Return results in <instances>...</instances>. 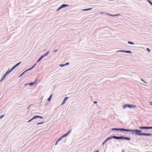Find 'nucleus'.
I'll use <instances>...</instances> for the list:
<instances>
[{"label": "nucleus", "mask_w": 152, "mask_h": 152, "mask_svg": "<svg viewBox=\"0 0 152 152\" xmlns=\"http://www.w3.org/2000/svg\"><path fill=\"white\" fill-rule=\"evenodd\" d=\"M142 130L137 129H127L126 132H131L132 134L142 136Z\"/></svg>", "instance_id": "nucleus-1"}, {"label": "nucleus", "mask_w": 152, "mask_h": 152, "mask_svg": "<svg viewBox=\"0 0 152 152\" xmlns=\"http://www.w3.org/2000/svg\"><path fill=\"white\" fill-rule=\"evenodd\" d=\"M136 107V105H134L131 104H125L123 106V108L125 109L127 107L130 108H135Z\"/></svg>", "instance_id": "nucleus-2"}, {"label": "nucleus", "mask_w": 152, "mask_h": 152, "mask_svg": "<svg viewBox=\"0 0 152 152\" xmlns=\"http://www.w3.org/2000/svg\"><path fill=\"white\" fill-rule=\"evenodd\" d=\"M111 130L113 131H127V129H125L123 128H113L111 129Z\"/></svg>", "instance_id": "nucleus-3"}, {"label": "nucleus", "mask_w": 152, "mask_h": 152, "mask_svg": "<svg viewBox=\"0 0 152 152\" xmlns=\"http://www.w3.org/2000/svg\"><path fill=\"white\" fill-rule=\"evenodd\" d=\"M37 81L38 79L37 78H36L34 82L26 83L24 84V86H26L27 85H30L31 86H33V85L35 84L37 82Z\"/></svg>", "instance_id": "nucleus-4"}, {"label": "nucleus", "mask_w": 152, "mask_h": 152, "mask_svg": "<svg viewBox=\"0 0 152 152\" xmlns=\"http://www.w3.org/2000/svg\"><path fill=\"white\" fill-rule=\"evenodd\" d=\"M69 6V5H67L66 4H63L61 5L59 8H58L57 10L56 11H58L59 10H61L62 8H63L64 7H67Z\"/></svg>", "instance_id": "nucleus-5"}, {"label": "nucleus", "mask_w": 152, "mask_h": 152, "mask_svg": "<svg viewBox=\"0 0 152 152\" xmlns=\"http://www.w3.org/2000/svg\"><path fill=\"white\" fill-rule=\"evenodd\" d=\"M149 126H141L139 127V128L140 129H148Z\"/></svg>", "instance_id": "nucleus-6"}, {"label": "nucleus", "mask_w": 152, "mask_h": 152, "mask_svg": "<svg viewBox=\"0 0 152 152\" xmlns=\"http://www.w3.org/2000/svg\"><path fill=\"white\" fill-rule=\"evenodd\" d=\"M152 135L151 133H143L142 136H150Z\"/></svg>", "instance_id": "nucleus-7"}, {"label": "nucleus", "mask_w": 152, "mask_h": 152, "mask_svg": "<svg viewBox=\"0 0 152 152\" xmlns=\"http://www.w3.org/2000/svg\"><path fill=\"white\" fill-rule=\"evenodd\" d=\"M124 137L123 136H118V140H123L124 139Z\"/></svg>", "instance_id": "nucleus-8"}, {"label": "nucleus", "mask_w": 152, "mask_h": 152, "mask_svg": "<svg viewBox=\"0 0 152 152\" xmlns=\"http://www.w3.org/2000/svg\"><path fill=\"white\" fill-rule=\"evenodd\" d=\"M12 71L11 69H9L8 70L5 72V74L6 75H7L9 74Z\"/></svg>", "instance_id": "nucleus-9"}, {"label": "nucleus", "mask_w": 152, "mask_h": 152, "mask_svg": "<svg viewBox=\"0 0 152 152\" xmlns=\"http://www.w3.org/2000/svg\"><path fill=\"white\" fill-rule=\"evenodd\" d=\"M6 75H6V74H5L2 76V78H1V80H0V81L1 82V81H2L4 80V79L5 78V77Z\"/></svg>", "instance_id": "nucleus-10"}, {"label": "nucleus", "mask_w": 152, "mask_h": 152, "mask_svg": "<svg viewBox=\"0 0 152 152\" xmlns=\"http://www.w3.org/2000/svg\"><path fill=\"white\" fill-rule=\"evenodd\" d=\"M108 15H109L110 16H112V17H116V16H117L118 15H120V14H116V15H113L112 14H107Z\"/></svg>", "instance_id": "nucleus-11"}, {"label": "nucleus", "mask_w": 152, "mask_h": 152, "mask_svg": "<svg viewBox=\"0 0 152 152\" xmlns=\"http://www.w3.org/2000/svg\"><path fill=\"white\" fill-rule=\"evenodd\" d=\"M108 140V139L107 138L104 141L102 142V145H104L105 143L107 142V141L108 140Z\"/></svg>", "instance_id": "nucleus-12"}, {"label": "nucleus", "mask_w": 152, "mask_h": 152, "mask_svg": "<svg viewBox=\"0 0 152 152\" xmlns=\"http://www.w3.org/2000/svg\"><path fill=\"white\" fill-rule=\"evenodd\" d=\"M124 139L125 140H131L130 138L129 137H124Z\"/></svg>", "instance_id": "nucleus-13"}, {"label": "nucleus", "mask_w": 152, "mask_h": 152, "mask_svg": "<svg viewBox=\"0 0 152 152\" xmlns=\"http://www.w3.org/2000/svg\"><path fill=\"white\" fill-rule=\"evenodd\" d=\"M36 117L37 118H39L41 119H42L44 118V117H42V116H39V115H36Z\"/></svg>", "instance_id": "nucleus-14"}, {"label": "nucleus", "mask_w": 152, "mask_h": 152, "mask_svg": "<svg viewBox=\"0 0 152 152\" xmlns=\"http://www.w3.org/2000/svg\"><path fill=\"white\" fill-rule=\"evenodd\" d=\"M53 96V94H51L50 96H49V97L48 98V101H50L51 100V98L52 97V96Z\"/></svg>", "instance_id": "nucleus-15"}, {"label": "nucleus", "mask_w": 152, "mask_h": 152, "mask_svg": "<svg viewBox=\"0 0 152 152\" xmlns=\"http://www.w3.org/2000/svg\"><path fill=\"white\" fill-rule=\"evenodd\" d=\"M128 43L129 44H131L132 45H134V42H133L132 41H129L128 42Z\"/></svg>", "instance_id": "nucleus-16"}, {"label": "nucleus", "mask_w": 152, "mask_h": 152, "mask_svg": "<svg viewBox=\"0 0 152 152\" xmlns=\"http://www.w3.org/2000/svg\"><path fill=\"white\" fill-rule=\"evenodd\" d=\"M92 9V8H88V9H83L82 10L83 11H85L90 10Z\"/></svg>", "instance_id": "nucleus-17"}, {"label": "nucleus", "mask_w": 152, "mask_h": 152, "mask_svg": "<svg viewBox=\"0 0 152 152\" xmlns=\"http://www.w3.org/2000/svg\"><path fill=\"white\" fill-rule=\"evenodd\" d=\"M125 53H130L131 54L132 53V52L130 50H125Z\"/></svg>", "instance_id": "nucleus-18"}, {"label": "nucleus", "mask_w": 152, "mask_h": 152, "mask_svg": "<svg viewBox=\"0 0 152 152\" xmlns=\"http://www.w3.org/2000/svg\"><path fill=\"white\" fill-rule=\"evenodd\" d=\"M112 137L113 139H118V136H112Z\"/></svg>", "instance_id": "nucleus-19"}, {"label": "nucleus", "mask_w": 152, "mask_h": 152, "mask_svg": "<svg viewBox=\"0 0 152 152\" xmlns=\"http://www.w3.org/2000/svg\"><path fill=\"white\" fill-rule=\"evenodd\" d=\"M63 138L62 137V136L60 137L57 140H58V141H59L61 140H62Z\"/></svg>", "instance_id": "nucleus-20"}, {"label": "nucleus", "mask_w": 152, "mask_h": 152, "mask_svg": "<svg viewBox=\"0 0 152 152\" xmlns=\"http://www.w3.org/2000/svg\"><path fill=\"white\" fill-rule=\"evenodd\" d=\"M48 55V52L46 53L44 55H42V56H43V57L44 58L45 56H47Z\"/></svg>", "instance_id": "nucleus-21"}, {"label": "nucleus", "mask_w": 152, "mask_h": 152, "mask_svg": "<svg viewBox=\"0 0 152 152\" xmlns=\"http://www.w3.org/2000/svg\"><path fill=\"white\" fill-rule=\"evenodd\" d=\"M48 55V52L46 53L44 55H42V56H43V57L44 58L45 56H47Z\"/></svg>", "instance_id": "nucleus-22"}, {"label": "nucleus", "mask_w": 152, "mask_h": 152, "mask_svg": "<svg viewBox=\"0 0 152 152\" xmlns=\"http://www.w3.org/2000/svg\"><path fill=\"white\" fill-rule=\"evenodd\" d=\"M35 117H36V115H35L32 118H31V121H32V120H34V119H37V118H35Z\"/></svg>", "instance_id": "nucleus-23"}, {"label": "nucleus", "mask_w": 152, "mask_h": 152, "mask_svg": "<svg viewBox=\"0 0 152 152\" xmlns=\"http://www.w3.org/2000/svg\"><path fill=\"white\" fill-rule=\"evenodd\" d=\"M32 69V68L31 67L30 68H29V69H26V72H27L28 71H29V70H30L31 69Z\"/></svg>", "instance_id": "nucleus-24"}, {"label": "nucleus", "mask_w": 152, "mask_h": 152, "mask_svg": "<svg viewBox=\"0 0 152 152\" xmlns=\"http://www.w3.org/2000/svg\"><path fill=\"white\" fill-rule=\"evenodd\" d=\"M44 123V122H39V123H37V125H39V124H42Z\"/></svg>", "instance_id": "nucleus-25"}, {"label": "nucleus", "mask_w": 152, "mask_h": 152, "mask_svg": "<svg viewBox=\"0 0 152 152\" xmlns=\"http://www.w3.org/2000/svg\"><path fill=\"white\" fill-rule=\"evenodd\" d=\"M16 66L15 65L13 67H12L11 69V70L12 71L14 69H15Z\"/></svg>", "instance_id": "nucleus-26"}, {"label": "nucleus", "mask_w": 152, "mask_h": 152, "mask_svg": "<svg viewBox=\"0 0 152 152\" xmlns=\"http://www.w3.org/2000/svg\"><path fill=\"white\" fill-rule=\"evenodd\" d=\"M69 98V97H65L64 99V101H65L66 102V100Z\"/></svg>", "instance_id": "nucleus-27"}, {"label": "nucleus", "mask_w": 152, "mask_h": 152, "mask_svg": "<svg viewBox=\"0 0 152 152\" xmlns=\"http://www.w3.org/2000/svg\"><path fill=\"white\" fill-rule=\"evenodd\" d=\"M67 135H67V134L66 133V134H64V135H63V136H62V137L64 138V137H66Z\"/></svg>", "instance_id": "nucleus-28"}, {"label": "nucleus", "mask_w": 152, "mask_h": 152, "mask_svg": "<svg viewBox=\"0 0 152 152\" xmlns=\"http://www.w3.org/2000/svg\"><path fill=\"white\" fill-rule=\"evenodd\" d=\"M21 63V62H20L18 63L17 64L15 65L17 67L18 65H19Z\"/></svg>", "instance_id": "nucleus-29"}, {"label": "nucleus", "mask_w": 152, "mask_h": 152, "mask_svg": "<svg viewBox=\"0 0 152 152\" xmlns=\"http://www.w3.org/2000/svg\"><path fill=\"white\" fill-rule=\"evenodd\" d=\"M21 63V62H20L18 63L17 64L15 65L17 67L18 65H19Z\"/></svg>", "instance_id": "nucleus-30"}, {"label": "nucleus", "mask_w": 152, "mask_h": 152, "mask_svg": "<svg viewBox=\"0 0 152 152\" xmlns=\"http://www.w3.org/2000/svg\"><path fill=\"white\" fill-rule=\"evenodd\" d=\"M21 63V62H20L18 63L17 64L15 65L17 67L18 65H19Z\"/></svg>", "instance_id": "nucleus-31"}, {"label": "nucleus", "mask_w": 152, "mask_h": 152, "mask_svg": "<svg viewBox=\"0 0 152 152\" xmlns=\"http://www.w3.org/2000/svg\"><path fill=\"white\" fill-rule=\"evenodd\" d=\"M125 50H121L117 51L116 52H125Z\"/></svg>", "instance_id": "nucleus-32"}, {"label": "nucleus", "mask_w": 152, "mask_h": 152, "mask_svg": "<svg viewBox=\"0 0 152 152\" xmlns=\"http://www.w3.org/2000/svg\"><path fill=\"white\" fill-rule=\"evenodd\" d=\"M59 66H60L64 67V66H65V64H60L59 65Z\"/></svg>", "instance_id": "nucleus-33"}, {"label": "nucleus", "mask_w": 152, "mask_h": 152, "mask_svg": "<svg viewBox=\"0 0 152 152\" xmlns=\"http://www.w3.org/2000/svg\"><path fill=\"white\" fill-rule=\"evenodd\" d=\"M147 1L151 5H152V2L150 1V0H147Z\"/></svg>", "instance_id": "nucleus-34"}, {"label": "nucleus", "mask_w": 152, "mask_h": 152, "mask_svg": "<svg viewBox=\"0 0 152 152\" xmlns=\"http://www.w3.org/2000/svg\"><path fill=\"white\" fill-rule=\"evenodd\" d=\"M72 129H70L66 134H67V135H68L69 133H70V132L71 131Z\"/></svg>", "instance_id": "nucleus-35"}, {"label": "nucleus", "mask_w": 152, "mask_h": 152, "mask_svg": "<svg viewBox=\"0 0 152 152\" xmlns=\"http://www.w3.org/2000/svg\"><path fill=\"white\" fill-rule=\"evenodd\" d=\"M107 138H108V140H110V139H113L112 136H110L109 137H108Z\"/></svg>", "instance_id": "nucleus-36"}, {"label": "nucleus", "mask_w": 152, "mask_h": 152, "mask_svg": "<svg viewBox=\"0 0 152 152\" xmlns=\"http://www.w3.org/2000/svg\"><path fill=\"white\" fill-rule=\"evenodd\" d=\"M37 63H35L34 65L32 66L31 67L32 68V69L36 65Z\"/></svg>", "instance_id": "nucleus-37"}, {"label": "nucleus", "mask_w": 152, "mask_h": 152, "mask_svg": "<svg viewBox=\"0 0 152 152\" xmlns=\"http://www.w3.org/2000/svg\"><path fill=\"white\" fill-rule=\"evenodd\" d=\"M42 59L40 57L37 61V63L39 62Z\"/></svg>", "instance_id": "nucleus-38"}, {"label": "nucleus", "mask_w": 152, "mask_h": 152, "mask_svg": "<svg viewBox=\"0 0 152 152\" xmlns=\"http://www.w3.org/2000/svg\"><path fill=\"white\" fill-rule=\"evenodd\" d=\"M65 102V101H64V100H63V101H62L61 104V105H62L63 104H64Z\"/></svg>", "instance_id": "nucleus-39"}, {"label": "nucleus", "mask_w": 152, "mask_h": 152, "mask_svg": "<svg viewBox=\"0 0 152 152\" xmlns=\"http://www.w3.org/2000/svg\"><path fill=\"white\" fill-rule=\"evenodd\" d=\"M4 116V115H1V116H0V119L2 118L3 116Z\"/></svg>", "instance_id": "nucleus-40"}, {"label": "nucleus", "mask_w": 152, "mask_h": 152, "mask_svg": "<svg viewBox=\"0 0 152 152\" xmlns=\"http://www.w3.org/2000/svg\"><path fill=\"white\" fill-rule=\"evenodd\" d=\"M69 64V62H67V63H65V65H68Z\"/></svg>", "instance_id": "nucleus-41"}, {"label": "nucleus", "mask_w": 152, "mask_h": 152, "mask_svg": "<svg viewBox=\"0 0 152 152\" xmlns=\"http://www.w3.org/2000/svg\"><path fill=\"white\" fill-rule=\"evenodd\" d=\"M147 50L148 52H150V50L149 48H147Z\"/></svg>", "instance_id": "nucleus-42"}, {"label": "nucleus", "mask_w": 152, "mask_h": 152, "mask_svg": "<svg viewBox=\"0 0 152 152\" xmlns=\"http://www.w3.org/2000/svg\"><path fill=\"white\" fill-rule=\"evenodd\" d=\"M142 80V81H143L145 83L147 84V82H146L145 81H144L142 79H141Z\"/></svg>", "instance_id": "nucleus-43"}, {"label": "nucleus", "mask_w": 152, "mask_h": 152, "mask_svg": "<svg viewBox=\"0 0 152 152\" xmlns=\"http://www.w3.org/2000/svg\"><path fill=\"white\" fill-rule=\"evenodd\" d=\"M97 102H98L97 101H94V104H96Z\"/></svg>", "instance_id": "nucleus-44"}, {"label": "nucleus", "mask_w": 152, "mask_h": 152, "mask_svg": "<svg viewBox=\"0 0 152 152\" xmlns=\"http://www.w3.org/2000/svg\"><path fill=\"white\" fill-rule=\"evenodd\" d=\"M149 129H152V126H149Z\"/></svg>", "instance_id": "nucleus-45"}, {"label": "nucleus", "mask_w": 152, "mask_h": 152, "mask_svg": "<svg viewBox=\"0 0 152 152\" xmlns=\"http://www.w3.org/2000/svg\"><path fill=\"white\" fill-rule=\"evenodd\" d=\"M59 141H58V140H57L56 143V144H55V145H56L57 143H58V142H59Z\"/></svg>", "instance_id": "nucleus-46"}, {"label": "nucleus", "mask_w": 152, "mask_h": 152, "mask_svg": "<svg viewBox=\"0 0 152 152\" xmlns=\"http://www.w3.org/2000/svg\"><path fill=\"white\" fill-rule=\"evenodd\" d=\"M32 121L30 119V120H29L28 121V122H31V121Z\"/></svg>", "instance_id": "nucleus-47"}, {"label": "nucleus", "mask_w": 152, "mask_h": 152, "mask_svg": "<svg viewBox=\"0 0 152 152\" xmlns=\"http://www.w3.org/2000/svg\"><path fill=\"white\" fill-rule=\"evenodd\" d=\"M42 59V58H44L43 57V56L42 55L41 56V57H40Z\"/></svg>", "instance_id": "nucleus-48"}, {"label": "nucleus", "mask_w": 152, "mask_h": 152, "mask_svg": "<svg viewBox=\"0 0 152 152\" xmlns=\"http://www.w3.org/2000/svg\"><path fill=\"white\" fill-rule=\"evenodd\" d=\"M57 51V50H54V52H56Z\"/></svg>", "instance_id": "nucleus-49"}, {"label": "nucleus", "mask_w": 152, "mask_h": 152, "mask_svg": "<svg viewBox=\"0 0 152 152\" xmlns=\"http://www.w3.org/2000/svg\"><path fill=\"white\" fill-rule=\"evenodd\" d=\"M26 72V70H25L24 72H23V73H22V74H23H23H24L25 72Z\"/></svg>", "instance_id": "nucleus-50"}, {"label": "nucleus", "mask_w": 152, "mask_h": 152, "mask_svg": "<svg viewBox=\"0 0 152 152\" xmlns=\"http://www.w3.org/2000/svg\"><path fill=\"white\" fill-rule=\"evenodd\" d=\"M26 72V70H25L24 72H23V73H22V74H23H23H24L25 72Z\"/></svg>", "instance_id": "nucleus-51"}, {"label": "nucleus", "mask_w": 152, "mask_h": 152, "mask_svg": "<svg viewBox=\"0 0 152 152\" xmlns=\"http://www.w3.org/2000/svg\"><path fill=\"white\" fill-rule=\"evenodd\" d=\"M23 75V74L22 73L20 75V76H19V77H20V76H22Z\"/></svg>", "instance_id": "nucleus-52"}, {"label": "nucleus", "mask_w": 152, "mask_h": 152, "mask_svg": "<svg viewBox=\"0 0 152 152\" xmlns=\"http://www.w3.org/2000/svg\"><path fill=\"white\" fill-rule=\"evenodd\" d=\"M150 103H151V105H152V102H150Z\"/></svg>", "instance_id": "nucleus-53"}, {"label": "nucleus", "mask_w": 152, "mask_h": 152, "mask_svg": "<svg viewBox=\"0 0 152 152\" xmlns=\"http://www.w3.org/2000/svg\"><path fill=\"white\" fill-rule=\"evenodd\" d=\"M49 52L48 51V54H49Z\"/></svg>", "instance_id": "nucleus-54"}, {"label": "nucleus", "mask_w": 152, "mask_h": 152, "mask_svg": "<svg viewBox=\"0 0 152 152\" xmlns=\"http://www.w3.org/2000/svg\"><path fill=\"white\" fill-rule=\"evenodd\" d=\"M66 140H64V142L66 141Z\"/></svg>", "instance_id": "nucleus-55"}]
</instances>
